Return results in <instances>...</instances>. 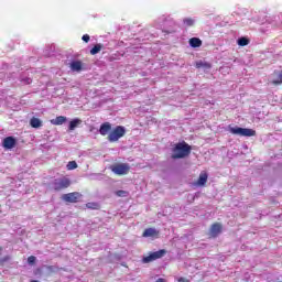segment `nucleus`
Wrapping results in <instances>:
<instances>
[{
    "instance_id": "nucleus-8",
    "label": "nucleus",
    "mask_w": 282,
    "mask_h": 282,
    "mask_svg": "<svg viewBox=\"0 0 282 282\" xmlns=\"http://www.w3.org/2000/svg\"><path fill=\"white\" fill-rule=\"evenodd\" d=\"M221 230H224V226H221V223H214L209 229V237L212 239H217V237L221 235Z\"/></svg>"
},
{
    "instance_id": "nucleus-12",
    "label": "nucleus",
    "mask_w": 282,
    "mask_h": 282,
    "mask_svg": "<svg viewBox=\"0 0 282 282\" xmlns=\"http://www.w3.org/2000/svg\"><path fill=\"white\" fill-rule=\"evenodd\" d=\"M51 122L55 126V127H61V124H65V122H67V117L65 116H58L55 119H52Z\"/></svg>"
},
{
    "instance_id": "nucleus-7",
    "label": "nucleus",
    "mask_w": 282,
    "mask_h": 282,
    "mask_svg": "<svg viewBox=\"0 0 282 282\" xmlns=\"http://www.w3.org/2000/svg\"><path fill=\"white\" fill-rule=\"evenodd\" d=\"M82 198L83 194H80V192H72L62 196L63 202H66L67 204H78Z\"/></svg>"
},
{
    "instance_id": "nucleus-9",
    "label": "nucleus",
    "mask_w": 282,
    "mask_h": 282,
    "mask_svg": "<svg viewBox=\"0 0 282 282\" xmlns=\"http://www.w3.org/2000/svg\"><path fill=\"white\" fill-rule=\"evenodd\" d=\"M4 149H14L17 147V139L14 137H7L2 142Z\"/></svg>"
},
{
    "instance_id": "nucleus-19",
    "label": "nucleus",
    "mask_w": 282,
    "mask_h": 282,
    "mask_svg": "<svg viewBox=\"0 0 282 282\" xmlns=\"http://www.w3.org/2000/svg\"><path fill=\"white\" fill-rule=\"evenodd\" d=\"M102 47H105V45H102L101 43L96 44L91 50H90V54L91 56H96V54H98Z\"/></svg>"
},
{
    "instance_id": "nucleus-25",
    "label": "nucleus",
    "mask_w": 282,
    "mask_h": 282,
    "mask_svg": "<svg viewBox=\"0 0 282 282\" xmlns=\"http://www.w3.org/2000/svg\"><path fill=\"white\" fill-rule=\"evenodd\" d=\"M28 263H29V265H34L36 263V257L30 256L28 258Z\"/></svg>"
},
{
    "instance_id": "nucleus-10",
    "label": "nucleus",
    "mask_w": 282,
    "mask_h": 282,
    "mask_svg": "<svg viewBox=\"0 0 282 282\" xmlns=\"http://www.w3.org/2000/svg\"><path fill=\"white\" fill-rule=\"evenodd\" d=\"M111 132V123L109 122H104L100 128H99V133L100 135H107L108 133Z\"/></svg>"
},
{
    "instance_id": "nucleus-33",
    "label": "nucleus",
    "mask_w": 282,
    "mask_h": 282,
    "mask_svg": "<svg viewBox=\"0 0 282 282\" xmlns=\"http://www.w3.org/2000/svg\"><path fill=\"white\" fill-rule=\"evenodd\" d=\"M31 282H39L37 280H32Z\"/></svg>"
},
{
    "instance_id": "nucleus-14",
    "label": "nucleus",
    "mask_w": 282,
    "mask_h": 282,
    "mask_svg": "<svg viewBox=\"0 0 282 282\" xmlns=\"http://www.w3.org/2000/svg\"><path fill=\"white\" fill-rule=\"evenodd\" d=\"M72 72H82L83 70V62L80 61H73L70 63Z\"/></svg>"
},
{
    "instance_id": "nucleus-22",
    "label": "nucleus",
    "mask_w": 282,
    "mask_h": 282,
    "mask_svg": "<svg viewBox=\"0 0 282 282\" xmlns=\"http://www.w3.org/2000/svg\"><path fill=\"white\" fill-rule=\"evenodd\" d=\"M66 169L67 171H74L75 169H78V163H76V161H69Z\"/></svg>"
},
{
    "instance_id": "nucleus-21",
    "label": "nucleus",
    "mask_w": 282,
    "mask_h": 282,
    "mask_svg": "<svg viewBox=\"0 0 282 282\" xmlns=\"http://www.w3.org/2000/svg\"><path fill=\"white\" fill-rule=\"evenodd\" d=\"M86 208H89L90 210H100V204H98V203H87Z\"/></svg>"
},
{
    "instance_id": "nucleus-3",
    "label": "nucleus",
    "mask_w": 282,
    "mask_h": 282,
    "mask_svg": "<svg viewBox=\"0 0 282 282\" xmlns=\"http://www.w3.org/2000/svg\"><path fill=\"white\" fill-rule=\"evenodd\" d=\"M127 133V129L123 126H117L113 130L108 134L109 142H118L120 138H124Z\"/></svg>"
},
{
    "instance_id": "nucleus-4",
    "label": "nucleus",
    "mask_w": 282,
    "mask_h": 282,
    "mask_svg": "<svg viewBox=\"0 0 282 282\" xmlns=\"http://www.w3.org/2000/svg\"><path fill=\"white\" fill-rule=\"evenodd\" d=\"M229 131L234 135H241L242 138H252V137L257 135V131H254L253 129H248V128L236 127V128H230Z\"/></svg>"
},
{
    "instance_id": "nucleus-31",
    "label": "nucleus",
    "mask_w": 282,
    "mask_h": 282,
    "mask_svg": "<svg viewBox=\"0 0 282 282\" xmlns=\"http://www.w3.org/2000/svg\"><path fill=\"white\" fill-rule=\"evenodd\" d=\"M156 282H166V280L164 278H159Z\"/></svg>"
},
{
    "instance_id": "nucleus-15",
    "label": "nucleus",
    "mask_w": 282,
    "mask_h": 282,
    "mask_svg": "<svg viewBox=\"0 0 282 282\" xmlns=\"http://www.w3.org/2000/svg\"><path fill=\"white\" fill-rule=\"evenodd\" d=\"M30 126L33 129H40V127H43V121H41V119H39V118L33 117L30 120Z\"/></svg>"
},
{
    "instance_id": "nucleus-13",
    "label": "nucleus",
    "mask_w": 282,
    "mask_h": 282,
    "mask_svg": "<svg viewBox=\"0 0 282 282\" xmlns=\"http://www.w3.org/2000/svg\"><path fill=\"white\" fill-rule=\"evenodd\" d=\"M160 231L155 228H148L143 231L142 237H159Z\"/></svg>"
},
{
    "instance_id": "nucleus-32",
    "label": "nucleus",
    "mask_w": 282,
    "mask_h": 282,
    "mask_svg": "<svg viewBox=\"0 0 282 282\" xmlns=\"http://www.w3.org/2000/svg\"><path fill=\"white\" fill-rule=\"evenodd\" d=\"M1 250H3V247H2V246H0V252H1Z\"/></svg>"
},
{
    "instance_id": "nucleus-23",
    "label": "nucleus",
    "mask_w": 282,
    "mask_h": 282,
    "mask_svg": "<svg viewBox=\"0 0 282 282\" xmlns=\"http://www.w3.org/2000/svg\"><path fill=\"white\" fill-rule=\"evenodd\" d=\"M249 43H250V40H248L247 37H240L238 40V45L240 47H246V45H249Z\"/></svg>"
},
{
    "instance_id": "nucleus-18",
    "label": "nucleus",
    "mask_w": 282,
    "mask_h": 282,
    "mask_svg": "<svg viewBox=\"0 0 282 282\" xmlns=\"http://www.w3.org/2000/svg\"><path fill=\"white\" fill-rule=\"evenodd\" d=\"M273 75L278 76V78L271 82L272 85H282V72L274 70Z\"/></svg>"
},
{
    "instance_id": "nucleus-11",
    "label": "nucleus",
    "mask_w": 282,
    "mask_h": 282,
    "mask_svg": "<svg viewBox=\"0 0 282 282\" xmlns=\"http://www.w3.org/2000/svg\"><path fill=\"white\" fill-rule=\"evenodd\" d=\"M206 182H208V173L202 172L199 174V177H198L197 182H196V185L197 186H206Z\"/></svg>"
},
{
    "instance_id": "nucleus-2",
    "label": "nucleus",
    "mask_w": 282,
    "mask_h": 282,
    "mask_svg": "<svg viewBox=\"0 0 282 282\" xmlns=\"http://www.w3.org/2000/svg\"><path fill=\"white\" fill-rule=\"evenodd\" d=\"M72 186V180L67 176H63L59 178H55L52 182V188L56 193H61V191H65Z\"/></svg>"
},
{
    "instance_id": "nucleus-16",
    "label": "nucleus",
    "mask_w": 282,
    "mask_h": 282,
    "mask_svg": "<svg viewBox=\"0 0 282 282\" xmlns=\"http://www.w3.org/2000/svg\"><path fill=\"white\" fill-rule=\"evenodd\" d=\"M79 124H83V120L76 118V119H73L70 122H69V126H68V131H74V129H76V127H78Z\"/></svg>"
},
{
    "instance_id": "nucleus-5",
    "label": "nucleus",
    "mask_w": 282,
    "mask_h": 282,
    "mask_svg": "<svg viewBox=\"0 0 282 282\" xmlns=\"http://www.w3.org/2000/svg\"><path fill=\"white\" fill-rule=\"evenodd\" d=\"M110 171L115 173V175H128L129 171H131V166L128 163H117L110 166Z\"/></svg>"
},
{
    "instance_id": "nucleus-26",
    "label": "nucleus",
    "mask_w": 282,
    "mask_h": 282,
    "mask_svg": "<svg viewBox=\"0 0 282 282\" xmlns=\"http://www.w3.org/2000/svg\"><path fill=\"white\" fill-rule=\"evenodd\" d=\"M126 195H127V192H126V191L120 189V191H117V192H116V196H117V197H124Z\"/></svg>"
},
{
    "instance_id": "nucleus-20",
    "label": "nucleus",
    "mask_w": 282,
    "mask_h": 282,
    "mask_svg": "<svg viewBox=\"0 0 282 282\" xmlns=\"http://www.w3.org/2000/svg\"><path fill=\"white\" fill-rule=\"evenodd\" d=\"M196 67L197 69H202V67H204L205 69H210V67H213V65H210V63L208 62H196Z\"/></svg>"
},
{
    "instance_id": "nucleus-6",
    "label": "nucleus",
    "mask_w": 282,
    "mask_h": 282,
    "mask_svg": "<svg viewBox=\"0 0 282 282\" xmlns=\"http://www.w3.org/2000/svg\"><path fill=\"white\" fill-rule=\"evenodd\" d=\"M166 254V249H160L159 251L150 252L147 257H143L142 263H151L153 261H158V259H162Z\"/></svg>"
},
{
    "instance_id": "nucleus-24",
    "label": "nucleus",
    "mask_w": 282,
    "mask_h": 282,
    "mask_svg": "<svg viewBox=\"0 0 282 282\" xmlns=\"http://www.w3.org/2000/svg\"><path fill=\"white\" fill-rule=\"evenodd\" d=\"M183 23L187 28H193V25H195V20H193L192 18H186L183 20Z\"/></svg>"
},
{
    "instance_id": "nucleus-1",
    "label": "nucleus",
    "mask_w": 282,
    "mask_h": 282,
    "mask_svg": "<svg viewBox=\"0 0 282 282\" xmlns=\"http://www.w3.org/2000/svg\"><path fill=\"white\" fill-rule=\"evenodd\" d=\"M192 148L186 142H178L172 149V160H184L191 155Z\"/></svg>"
},
{
    "instance_id": "nucleus-30",
    "label": "nucleus",
    "mask_w": 282,
    "mask_h": 282,
    "mask_svg": "<svg viewBox=\"0 0 282 282\" xmlns=\"http://www.w3.org/2000/svg\"><path fill=\"white\" fill-rule=\"evenodd\" d=\"M177 282H191V280L186 278H180Z\"/></svg>"
},
{
    "instance_id": "nucleus-27",
    "label": "nucleus",
    "mask_w": 282,
    "mask_h": 282,
    "mask_svg": "<svg viewBox=\"0 0 282 282\" xmlns=\"http://www.w3.org/2000/svg\"><path fill=\"white\" fill-rule=\"evenodd\" d=\"M90 36H89V34H84L83 36H82V40L84 41V43H87L88 41H90Z\"/></svg>"
},
{
    "instance_id": "nucleus-29",
    "label": "nucleus",
    "mask_w": 282,
    "mask_h": 282,
    "mask_svg": "<svg viewBox=\"0 0 282 282\" xmlns=\"http://www.w3.org/2000/svg\"><path fill=\"white\" fill-rule=\"evenodd\" d=\"M47 270H50V272H54L56 270V267L54 265H48L47 267Z\"/></svg>"
},
{
    "instance_id": "nucleus-28",
    "label": "nucleus",
    "mask_w": 282,
    "mask_h": 282,
    "mask_svg": "<svg viewBox=\"0 0 282 282\" xmlns=\"http://www.w3.org/2000/svg\"><path fill=\"white\" fill-rule=\"evenodd\" d=\"M22 83H24V85H30L32 83V78L26 77V78L22 79Z\"/></svg>"
},
{
    "instance_id": "nucleus-17",
    "label": "nucleus",
    "mask_w": 282,
    "mask_h": 282,
    "mask_svg": "<svg viewBox=\"0 0 282 282\" xmlns=\"http://www.w3.org/2000/svg\"><path fill=\"white\" fill-rule=\"evenodd\" d=\"M191 47H202V40L199 37L189 39Z\"/></svg>"
}]
</instances>
